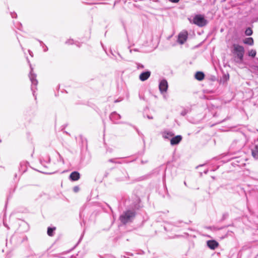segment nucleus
Segmentation results:
<instances>
[{"label": "nucleus", "instance_id": "nucleus-11", "mask_svg": "<svg viewBox=\"0 0 258 258\" xmlns=\"http://www.w3.org/2000/svg\"><path fill=\"white\" fill-rule=\"evenodd\" d=\"M205 77L204 74L201 72H198L195 74V78L199 81H202L204 79Z\"/></svg>", "mask_w": 258, "mask_h": 258}, {"label": "nucleus", "instance_id": "nucleus-24", "mask_svg": "<svg viewBox=\"0 0 258 258\" xmlns=\"http://www.w3.org/2000/svg\"><path fill=\"white\" fill-rule=\"evenodd\" d=\"M29 52L30 55H31V53H32V52L30 51V50H29Z\"/></svg>", "mask_w": 258, "mask_h": 258}, {"label": "nucleus", "instance_id": "nucleus-20", "mask_svg": "<svg viewBox=\"0 0 258 258\" xmlns=\"http://www.w3.org/2000/svg\"><path fill=\"white\" fill-rule=\"evenodd\" d=\"M188 112V110H186V109H184L183 110H182L181 112V115H183V116H184Z\"/></svg>", "mask_w": 258, "mask_h": 258}, {"label": "nucleus", "instance_id": "nucleus-14", "mask_svg": "<svg viewBox=\"0 0 258 258\" xmlns=\"http://www.w3.org/2000/svg\"><path fill=\"white\" fill-rule=\"evenodd\" d=\"M110 118L112 120H116L120 118V115L116 112H113L110 115Z\"/></svg>", "mask_w": 258, "mask_h": 258}, {"label": "nucleus", "instance_id": "nucleus-12", "mask_svg": "<svg viewBox=\"0 0 258 258\" xmlns=\"http://www.w3.org/2000/svg\"><path fill=\"white\" fill-rule=\"evenodd\" d=\"M252 156L255 158H258V144L255 145L253 149H252Z\"/></svg>", "mask_w": 258, "mask_h": 258}, {"label": "nucleus", "instance_id": "nucleus-8", "mask_svg": "<svg viewBox=\"0 0 258 258\" xmlns=\"http://www.w3.org/2000/svg\"><path fill=\"white\" fill-rule=\"evenodd\" d=\"M181 139L182 137L179 135L173 137L170 140V144L171 145H177L181 141Z\"/></svg>", "mask_w": 258, "mask_h": 258}, {"label": "nucleus", "instance_id": "nucleus-10", "mask_svg": "<svg viewBox=\"0 0 258 258\" xmlns=\"http://www.w3.org/2000/svg\"><path fill=\"white\" fill-rule=\"evenodd\" d=\"M32 70V69H31V70ZM29 77L32 84L36 85L37 84V81L36 80V75L32 73V71L30 72Z\"/></svg>", "mask_w": 258, "mask_h": 258}, {"label": "nucleus", "instance_id": "nucleus-21", "mask_svg": "<svg viewBox=\"0 0 258 258\" xmlns=\"http://www.w3.org/2000/svg\"><path fill=\"white\" fill-rule=\"evenodd\" d=\"M73 190L75 192H78L79 190V187L78 186H75L73 188Z\"/></svg>", "mask_w": 258, "mask_h": 258}, {"label": "nucleus", "instance_id": "nucleus-23", "mask_svg": "<svg viewBox=\"0 0 258 258\" xmlns=\"http://www.w3.org/2000/svg\"><path fill=\"white\" fill-rule=\"evenodd\" d=\"M72 41H73V40H71V42H68V41H67V42H66V43H69L72 44V43H73V42H72Z\"/></svg>", "mask_w": 258, "mask_h": 258}, {"label": "nucleus", "instance_id": "nucleus-15", "mask_svg": "<svg viewBox=\"0 0 258 258\" xmlns=\"http://www.w3.org/2000/svg\"><path fill=\"white\" fill-rule=\"evenodd\" d=\"M244 43L250 45H252L253 44V39L251 37L247 38L244 40Z\"/></svg>", "mask_w": 258, "mask_h": 258}, {"label": "nucleus", "instance_id": "nucleus-19", "mask_svg": "<svg viewBox=\"0 0 258 258\" xmlns=\"http://www.w3.org/2000/svg\"><path fill=\"white\" fill-rule=\"evenodd\" d=\"M245 33L247 36H250L252 33V30L249 28H247L245 30Z\"/></svg>", "mask_w": 258, "mask_h": 258}, {"label": "nucleus", "instance_id": "nucleus-9", "mask_svg": "<svg viewBox=\"0 0 258 258\" xmlns=\"http://www.w3.org/2000/svg\"><path fill=\"white\" fill-rule=\"evenodd\" d=\"M70 178L73 181L78 180L80 178V174L77 171H74L70 174Z\"/></svg>", "mask_w": 258, "mask_h": 258}, {"label": "nucleus", "instance_id": "nucleus-7", "mask_svg": "<svg viewBox=\"0 0 258 258\" xmlns=\"http://www.w3.org/2000/svg\"><path fill=\"white\" fill-rule=\"evenodd\" d=\"M207 243L208 246L211 249H215L218 247L219 245L218 243L214 240H208Z\"/></svg>", "mask_w": 258, "mask_h": 258}, {"label": "nucleus", "instance_id": "nucleus-22", "mask_svg": "<svg viewBox=\"0 0 258 258\" xmlns=\"http://www.w3.org/2000/svg\"><path fill=\"white\" fill-rule=\"evenodd\" d=\"M169 1H170L172 3H177L179 1V0H169Z\"/></svg>", "mask_w": 258, "mask_h": 258}, {"label": "nucleus", "instance_id": "nucleus-5", "mask_svg": "<svg viewBox=\"0 0 258 258\" xmlns=\"http://www.w3.org/2000/svg\"><path fill=\"white\" fill-rule=\"evenodd\" d=\"M187 38V32L186 31H182L178 35V41L180 44H182L186 41Z\"/></svg>", "mask_w": 258, "mask_h": 258}, {"label": "nucleus", "instance_id": "nucleus-1", "mask_svg": "<svg viewBox=\"0 0 258 258\" xmlns=\"http://www.w3.org/2000/svg\"><path fill=\"white\" fill-rule=\"evenodd\" d=\"M232 53L234 55V60L237 63H241L243 59L244 49L242 46L234 44L233 45Z\"/></svg>", "mask_w": 258, "mask_h": 258}, {"label": "nucleus", "instance_id": "nucleus-6", "mask_svg": "<svg viewBox=\"0 0 258 258\" xmlns=\"http://www.w3.org/2000/svg\"><path fill=\"white\" fill-rule=\"evenodd\" d=\"M150 75L151 72L150 71L143 72L140 75L139 79L142 81H145L150 77Z\"/></svg>", "mask_w": 258, "mask_h": 258}, {"label": "nucleus", "instance_id": "nucleus-17", "mask_svg": "<svg viewBox=\"0 0 258 258\" xmlns=\"http://www.w3.org/2000/svg\"><path fill=\"white\" fill-rule=\"evenodd\" d=\"M55 229V228H48L47 229V234L49 236H52L53 235V232L54 230Z\"/></svg>", "mask_w": 258, "mask_h": 258}, {"label": "nucleus", "instance_id": "nucleus-16", "mask_svg": "<svg viewBox=\"0 0 258 258\" xmlns=\"http://www.w3.org/2000/svg\"><path fill=\"white\" fill-rule=\"evenodd\" d=\"M250 68L253 72L258 74V65H251Z\"/></svg>", "mask_w": 258, "mask_h": 258}, {"label": "nucleus", "instance_id": "nucleus-3", "mask_svg": "<svg viewBox=\"0 0 258 258\" xmlns=\"http://www.w3.org/2000/svg\"><path fill=\"white\" fill-rule=\"evenodd\" d=\"M207 22V20L201 15H197L193 19V23L199 27L205 26Z\"/></svg>", "mask_w": 258, "mask_h": 258}, {"label": "nucleus", "instance_id": "nucleus-18", "mask_svg": "<svg viewBox=\"0 0 258 258\" xmlns=\"http://www.w3.org/2000/svg\"><path fill=\"white\" fill-rule=\"evenodd\" d=\"M256 51L255 50H254V49H251L250 50H249L248 51V55L249 56H252V57H254L256 55Z\"/></svg>", "mask_w": 258, "mask_h": 258}, {"label": "nucleus", "instance_id": "nucleus-26", "mask_svg": "<svg viewBox=\"0 0 258 258\" xmlns=\"http://www.w3.org/2000/svg\"><path fill=\"white\" fill-rule=\"evenodd\" d=\"M148 118H150V119L152 118V117H149V116H148Z\"/></svg>", "mask_w": 258, "mask_h": 258}, {"label": "nucleus", "instance_id": "nucleus-2", "mask_svg": "<svg viewBox=\"0 0 258 258\" xmlns=\"http://www.w3.org/2000/svg\"><path fill=\"white\" fill-rule=\"evenodd\" d=\"M135 216V213L134 212L132 211H127L120 216V220L122 223L125 224L131 221Z\"/></svg>", "mask_w": 258, "mask_h": 258}, {"label": "nucleus", "instance_id": "nucleus-13", "mask_svg": "<svg viewBox=\"0 0 258 258\" xmlns=\"http://www.w3.org/2000/svg\"><path fill=\"white\" fill-rule=\"evenodd\" d=\"M173 135L174 134L172 132L168 131H165L162 134L163 137L165 139H169V138L173 137Z\"/></svg>", "mask_w": 258, "mask_h": 258}, {"label": "nucleus", "instance_id": "nucleus-25", "mask_svg": "<svg viewBox=\"0 0 258 258\" xmlns=\"http://www.w3.org/2000/svg\"><path fill=\"white\" fill-rule=\"evenodd\" d=\"M47 49H48V48H45L44 51H46Z\"/></svg>", "mask_w": 258, "mask_h": 258}, {"label": "nucleus", "instance_id": "nucleus-4", "mask_svg": "<svg viewBox=\"0 0 258 258\" xmlns=\"http://www.w3.org/2000/svg\"><path fill=\"white\" fill-rule=\"evenodd\" d=\"M168 83L167 81L163 79L160 82L159 85V88L161 93L163 94L166 93L168 89Z\"/></svg>", "mask_w": 258, "mask_h": 258}]
</instances>
